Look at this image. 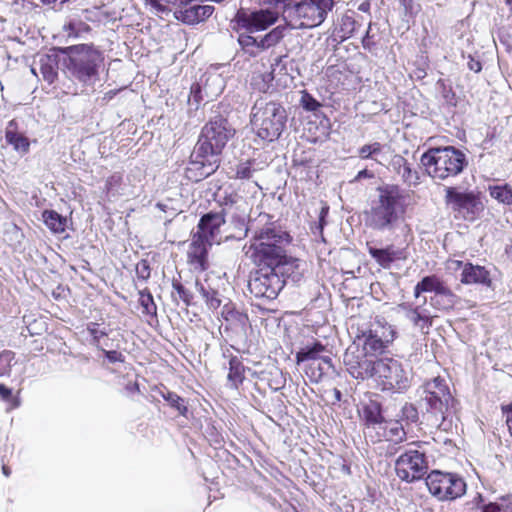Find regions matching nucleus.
I'll return each mask as SVG.
<instances>
[{"mask_svg": "<svg viewBox=\"0 0 512 512\" xmlns=\"http://www.w3.org/2000/svg\"><path fill=\"white\" fill-rule=\"evenodd\" d=\"M391 164L393 169L405 183L409 185H417L419 183L418 172L412 169L411 165L404 157L395 155Z\"/></svg>", "mask_w": 512, "mask_h": 512, "instance_id": "27", "label": "nucleus"}, {"mask_svg": "<svg viewBox=\"0 0 512 512\" xmlns=\"http://www.w3.org/2000/svg\"><path fill=\"white\" fill-rule=\"evenodd\" d=\"M367 249L370 256L384 269H389L394 261L406 258L405 250L394 245L376 248L367 243Z\"/></svg>", "mask_w": 512, "mask_h": 512, "instance_id": "23", "label": "nucleus"}, {"mask_svg": "<svg viewBox=\"0 0 512 512\" xmlns=\"http://www.w3.org/2000/svg\"><path fill=\"white\" fill-rule=\"evenodd\" d=\"M67 52L69 72L84 84L92 83L103 62L102 53L89 44L70 46Z\"/></svg>", "mask_w": 512, "mask_h": 512, "instance_id": "7", "label": "nucleus"}, {"mask_svg": "<svg viewBox=\"0 0 512 512\" xmlns=\"http://www.w3.org/2000/svg\"><path fill=\"white\" fill-rule=\"evenodd\" d=\"M378 192L377 200L366 212V225L380 232L393 231L404 221L405 197L396 185H385Z\"/></svg>", "mask_w": 512, "mask_h": 512, "instance_id": "2", "label": "nucleus"}, {"mask_svg": "<svg viewBox=\"0 0 512 512\" xmlns=\"http://www.w3.org/2000/svg\"><path fill=\"white\" fill-rule=\"evenodd\" d=\"M417 443L408 444L395 461L397 476L407 483L422 479L428 471V461Z\"/></svg>", "mask_w": 512, "mask_h": 512, "instance_id": "11", "label": "nucleus"}, {"mask_svg": "<svg viewBox=\"0 0 512 512\" xmlns=\"http://www.w3.org/2000/svg\"><path fill=\"white\" fill-rule=\"evenodd\" d=\"M105 357L111 363L124 362V356L122 353L115 350H103Z\"/></svg>", "mask_w": 512, "mask_h": 512, "instance_id": "60", "label": "nucleus"}, {"mask_svg": "<svg viewBox=\"0 0 512 512\" xmlns=\"http://www.w3.org/2000/svg\"><path fill=\"white\" fill-rule=\"evenodd\" d=\"M325 350V346L320 342H315L312 346L301 348L296 353V362L299 365L302 362H312L321 359V353Z\"/></svg>", "mask_w": 512, "mask_h": 512, "instance_id": "29", "label": "nucleus"}, {"mask_svg": "<svg viewBox=\"0 0 512 512\" xmlns=\"http://www.w3.org/2000/svg\"><path fill=\"white\" fill-rule=\"evenodd\" d=\"M37 70L42 75L43 80L52 84L58 75V61L55 55H40L36 66L32 67L31 71L36 76Z\"/></svg>", "mask_w": 512, "mask_h": 512, "instance_id": "25", "label": "nucleus"}, {"mask_svg": "<svg viewBox=\"0 0 512 512\" xmlns=\"http://www.w3.org/2000/svg\"><path fill=\"white\" fill-rule=\"evenodd\" d=\"M294 0H263L264 4L269 5L273 11H277L278 14L282 13L284 20L287 22L288 9L293 7Z\"/></svg>", "mask_w": 512, "mask_h": 512, "instance_id": "47", "label": "nucleus"}, {"mask_svg": "<svg viewBox=\"0 0 512 512\" xmlns=\"http://www.w3.org/2000/svg\"><path fill=\"white\" fill-rule=\"evenodd\" d=\"M286 26L279 25L273 28L270 32L262 36L261 38L269 48L276 46L284 38Z\"/></svg>", "mask_w": 512, "mask_h": 512, "instance_id": "42", "label": "nucleus"}, {"mask_svg": "<svg viewBox=\"0 0 512 512\" xmlns=\"http://www.w3.org/2000/svg\"><path fill=\"white\" fill-rule=\"evenodd\" d=\"M152 6L158 11L165 12L176 8V10L184 4H189V0H152Z\"/></svg>", "mask_w": 512, "mask_h": 512, "instance_id": "48", "label": "nucleus"}, {"mask_svg": "<svg viewBox=\"0 0 512 512\" xmlns=\"http://www.w3.org/2000/svg\"><path fill=\"white\" fill-rule=\"evenodd\" d=\"M300 260L293 257H288L286 254L276 264H271L274 271L281 276L286 284L287 279H291L293 282H298L302 276L300 271Z\"/></svg>", "mask_w": 512, "mask_h": 512, "instance_id": "24", "label": "nucleus"}, {"mask_svg": "<svg viewBox=\"0 0 512 512\" xmlns=\"http://www.w3.org/2000/svg\"><path fill=\"white\" fill-rule=\"evenodd\" d=\"M87 331L92 337L93 344L98 346L100 343V339L108 336L109 331L104 329H100L99 324L95 322H90L87 324Z\"/></svg>", "mask_w": 512, "mask_h": 512, "instance_id": "51", "label": "nucleus"}, {"mask_svg": "<svg viewBox=\"0 0 512 512\" xmlns=\"http://www.w3.org/2000/svg\"><path fill=\"white\" fill-rule=\"evenodd\" d=\"M377 362L378 359L361 350L360 345L356 342L350 345L343 355L346 371L356 380L364 381L374 378Z\"/></svg>", "mask_w": 512, "mask_h": 512, "instance_id": "14", "label": "nucleus"}, {"mask_svg": "<svg viewBox=\"0 0 512 512\" xmlns=\"http://www.w3.org/2000/svg\"><path fill=\"white\" fill-rule=\"evenodd\" d=\"M426 485L429 492L441 501L454 500L466 492V483L460 476L438 470L427 475Z\"/></svg>", "mask_w": 512, "mask_h": 512, "instance_id": "12", "label": "nucleus"}, {"mask_svg": "<svg viewBox=\"0 0 512 512\" xmlns=\"http://www.w3.org/2000/svg\"><path fill=\"white\" fill-rule=\"evenodd\" d=\"M238 43L242 51L250 57H257L259 55L257 48V38L248 34H240Z\"/></svg>", "mask_w": 512, "mask_h": 512, "instance_id": "38", "label": "nucleus"}, {"mask_svg": "<svg viewBox=\"0 0 512 512\" xmlns=\"http://www.w3.org/2000/svg\"><path fill=\"white\" fill-rule=\"evenodd\" d=\"M139 303L142 307V313L146 315H156L157 307L150 293L141 291L139 295Z\"/></svg>", "mask_w": 512, "mask_h": 512, "instance_id": "46", "label": "nucleus"}, {"mask_svg": "<svg viewBox=\"0 0 512 512\" xmlns=\"http://www.w3.org/2000/svg\"><path fill=\"white\" fill-rule=\"evenodd\" d=\"M201 100V86L198 83H194L190 89L189 102L194 101L196 104H198Z\"/></svg>", "mask_w": 512, "mask_h": 512, "instance_id": "59", "label": "nucleus"}, {"mask_svg": "<svg viewBox=\"0 0 512 512\" xmlns=\"http://www.w3.org/2000/svg\"><path fill=\"white\" fill-rule=\"evenodd\" d=\"M284 287V281L271 265L262 264L250 274L248 288L256 298L275 299Z\"/></svg>", "mask_w": 512, "mask_h": 512, "instance_id": "13", "label": "nucleus"}, {"mask_svg": "<svg viewBox=\"0 0 512 512\" xmlns=\"http://www.w3.org/2000/svg\"><path fill=\"white\" fill-rule=\"evenodd\" d=\"M363 419L369 425L378 424L382 421L383 417L380 408L377 404H370L363 408Z\"/></svg>", "mask_w": 512, "mask_h": 512, "instance_id": "45", "label": "nucleus"}, {"mask_svg": "<svg viewBox=\"0 0 512 512\" xmlns=\"http://www.w3.org/2000/svg\"><path fill=\"white\" fill-rule=\"evenodd\" d=\"M286 26L279 25L273 28L270 32L262 36L261 38L269 48L276 46L284 38Z\"/></svg>", "mask_w": 512, "mask_h": 512, "instance_id": "43", "label": "nucleus"}, {"mask_svg": "<svg viewBox=\"0 0 512 512\" xmlns=\"http://www.w3.org/2000/svg\"><path fill=\"white\" fill-rule=\"evenodd\" d=\"M399 308L404 312L405 318L409 320L413 326L419 328L423 334H428L432 326L433 316L425 307H412L409 303H403L399 305Z\"/></svg>", "mask_w": 512, "mask_h": 512, "instance_id": "21", "label": "nucleus"}, {"mask_svg": "<svg viewBox=\"0 0 512 512\" xmlns=\"http://www.w3.org/2000/svg\"><path fill=\"white\" fill-rule=\"evenodd\" d=\"M395 330L387 323L375 321L369 327L357 329L356 338L362 342L361 350L375 359L386 357V350L395 339Z\"/></svg>", "mask_w": 512, "mask_h": 512, "instance_id": "9", "label": "nucleus"}, {"mask_svg": "<svg viewBox=\"0 0 512 512\" xmlns=\"http://www.w3.org/2000/svg\"><path fill=\"white\" fill-rule=\"evenodd\" d=\"M191 157L193 160L186 169V177L194 182L207 178L218 168L216 158L207 157L197 159L193 154Z\"/></svg>", "mask_w": 512, "mask_h": 512, "instance_id": "22", "label": "nucleus"}, {"mask_svg": "<svg viewBox=\"0 0 512 512\" xmlns=\"http://www.w3.org/2000/svg\"><path fill=\"white\" fill-rule=\"evenodd\" d=\"M213 242H208L204 236L193 234L188 250V259L195 269L204 271L207 269V247Z\"/></svg>", "mask_w": 512, "mask_h": 512, "instance_id": "20", "label": "nucleus"}, {"mask_svg": "<svg viewBox=\"0 0 512 512\" xmlns=\"http://www.w3.org/2000/svg\"><path fill=\"white\" fill-rule=\"evenodd\" d=\"M248 230L252 232V237L247 254L256 265L276 264L285 256L290 236L275 221H271L268 214H260L256 220L250 221Z\"/></svg>", "mask_w": 512, "mask_h": 512, "instance_id": "1", "label": "nucleus"}, {"mask_svg": "<svg viewBox=\"0 0 512 512\" xmlns=\"http://www.w3.org/2000/svg\"><path fill=\"white\" fill-rule=\"evenodd\" d=\"M245 367L237 357H231L229 360V373L227 376L231 388L237 389L243 382L245 376Z\"/></svg>", "mask_w": 512, "mask_h": 512, "instance_id": "30", "label": "nucleus"}, {"mask_svg": "<svg viewBox=\"0 0 512 512\" xmlns=\"http://www.w3.org/2000/svg\"><path fill=\"white\" fill-rule=\"evenodd\" d=\"M301 106L306 110L310 112L316 111L318 108L321 107V104L308 92L303 91L301 100H300Z\"/></svg>", "mask_w": 512, "mask_h": 512, "instance_id": "52", "label": "nucleus"}, {"mask_svg": "<svg viewBox=\"0 0 512 512\" xmlns=\"http://www.w3.org/2000/svg\"><path fill=\"white\" fill-rule=\"evenodd\" d=\"M445 192L447 205L465 220H474L483 210V204L478 194L473 191H460L456 187H447Z\"/></svg>", "mask_w": 512, "mask_h": 512, "instance_id": "15", "label": "nucleus"}, {"mask_svg": "<svg viewBox=\"0 0 512 512\" xmlns=\"http://www.w3.org/2000/svg\"><path fill=\"white\" fill-rule=\"evenodd\" d=\"M14 358L15 354L10 350H5L0 353V377L10 374Z\"/></svg>", "mask_w": 512, "mask_h": 512, "instance_id": "49", "label": "nucleus"}, {"mask_svg": "<svg viewBox=\"0 0 512 512\" xmlns=\"http://www.w3.org/2000/svg\"><path fill=\"white\" fill-rule=\"evenodd\" d=\"M282 60V56L281 55H276L274 56L272 59H271V68L272 70L268 73H265L263 75V81L268 84L270 83L273 79H274V70H275V67L279 65V63L281 62Z\"/></svg>", "mask_w": 512, "mask_h": 512, "instance_id": "58", "label": "nucleus"}, {"mask_svg": "<svg viewBox=\"0 0 512 512\" xmlns=\"http://www.w3.org/2000/svg\"><path fill=\"white\" fill-rule=\"evenodd\" d=\"M333 6V0H301L288 9L287 24L293 29L317 27L325 21Z\"/></svg>", "mask_w": 512, "mask_h": 512, "instance_id": "8", "label": "nucleus"}, {"mask_svg": "<svg viewBox=\"0 0 512 512\" xmlns=\"http://www.w3.org/2000/svg\"><path fill=\"white\" fill-rule=\"evenodd\" d=\"M253 162L252 161H246L239 163L235 167V175L234 177L236 179H250L255 170L252 168Z\"/></svg>", "mask_w": 512, "mask_h": 512, "instance_id": "50", "label": "nucleus"}, {"mask_svg": "<svg viewBox=\"0 0 512 512\" xmlns=\"http://www.w3.org/2000/svg\"><path fill=\"white\" fill-rule=\"evenodd\" d=\"M44 223L54 233H62L65 231L66 218L61 216L54 210H45L42 214Z\"/></svg>", "mask_w": 512, "mask_h": 512, "instance_id": "31", "label": "nucleus"}, {"mask_svg": "<svg viewBox=\"0 0 512 512\" xmlns=\"http://www.w3.org/2000/svg\"><path fill=\"white\" fill-rule=\"evenodd\" d=\"M137 274L143 279H147L150 276V268L148 264L143 261L137 265Z\"/></svg>", "mask_w": 512, "mask_h": 512, "instance_id": "61", "label": "nucleus"}, {"mask_svg": "<svg viewBox=\"0 0 512 512\" xmlns=\"http://www.w3.org/2000/svg\"><path fill=\"white\" fill-rule=\"evenodd\" d=\"M454 404L455 400L443 379L436 377L423 385L420 406L432 427L447 429L446 420L453 413Z\"/></svg>", "mask_w": 512, "mask_h": 512, "instance_id": "3", "label": "nucleus"}, {"mask_svg": "<svg viewBox=\"0 0 512 512\" xmlns=\"http://www.w3.org/2000/svg\"><path fill=\"white\" fill-rule=\"evenodd\" d=\"M193 2L194 0H189V4H184L175 10V18L184 24L195 25L205 21L214 12V7L211 5H200Z\"/></svg>", "mask_w": 512, "mask_h": 512, "instance_id": "18", "label": "nucleus"}, {"mask_svg": "<svg viewBox=\"0 0 512 512\" xmlns=\"http://www.w3.org/2000/svg\"><path fill=\"white\" fill-rule=\"evenodd\" d=\"M357 23L355 19L348 14L341 17L339 27L336 29V36L340 41L350 38L356 30Z\"/></svg>", "mask_w": 512, "mask_h": 512, "instance_id": "32", "label": "nucleus"}, {"mask_svg": "<svg viewBox=\"0 0 512 512\" xmlns=\"http://www.w3.org/2000/svg\"><path fill=\"white\" fill-rule=\"evenodd\" d=\"M286 26L279 25L273 28L270 32L262 36L261 38L269 48L276 46L284 38Z\"/></svg>", "mask_w": 512, "mask_h": 512, "instance_id": "44", "label": "nucleus"}, {"mask_svg": "<svg viewBox=\"0 0 512 512\" xmlns=\"http://www.w3.org/2000/svg\"><path fill=\"white\" fill-rule=\"evenodd\" d=\"M5 138L7 142L14 146L17 151L27 152L29 149V142L23 135L13 132L11 130L6 131Z\"/></svg>", "mask_w": 512, "mask_h": 512, "instance_id": "41", "label": "nucleus"}, {"mask_svg": "<svg viewBox=\"0 0 512 512\" xmlns=\"http://www.w3.org/2000/svg\"><path fill=\"white\" fill-rule=\"evenodd\" d=\"M481 512H512V498L501 497L498 502H489L480 506Z\"/></svg>", "mask_w": 512, "mask_h": 512, "instance_id": "37", "label": "nucleus"}, {"mask_svg": "<svg viewBox=\"0 0 512 512\" xmlns=\"http://www.w3.org/2000/svg\"><path fill=\"white\" fill-rule=\"evenodd\" d=\"M235 129L222 115L211 118L202 128L193 155L198 158H216L234 136Z\"/></svg>", "mask_w": 512, "mask_h": 512, "instance_id": "6", "label": "nucleus"}, {"mask_svg": "<svg viewBox=\"0 0 512 512\" xmlns=\"http://www.w3.org/2000/svg\"><path fill=\"white\" fill-rule=\"evenodd\" d=\"M257 44L259 54L269 49L261 37L257 38Z\"/></svg>", "mask_w": 512, "mask_h": 512, "instance_id": "64", "label": "nucleus"}, {"mask_svg": "<svg viewBox=\"0 0 512 512\" xmlns=\"http://www.w3.org/2000/svg\"><path fill=\"white\" fill-rule=\"evenodd\" d=\"M388 435L391 437V441H394L395 443H400L406 438V432L402 427H399L397 424H395L394 427H391L388 431Z\"/></svg>", "mask_w": 512, "mask_h": 512, "instance_id": "56", "label": "nucleus"}, {"mask_svg": "<svg viewBox=\"0 0 512 512\" xmlns=\"http://www.w3.org/2000/svg\"><path fill=\"white\" fill-rule=\"evenodd\" d=\"M437 85L440 88V93L442 97L445 99V101L448 104L455 105V93L453 92L452 88L450 86H447L443 80H439L437 82Z\"/></svg>", "mask_w": 512, "mask_h": 512, "instance_id": "53", "label": "nucleus"}, {"mask_svg": "<svg viewBox=\"0 0 512 512\" xmlns=\"http://www.w3.org/2000/svg\"><path fill=\"white\" fill-rule=\"evenodd\" d=\"M450 296H444L442 294L434 295L430 299V304L438 310H448L455 304V295L449 289Z\"/></svg>", "mask_w": 512, "mask_h": 512, "instance_id": "40", "label": "nucleus"}, {"mask_svg": "<svg viewBox=\"0 0 512 512\" xmlns=\"http://www.w3.org/2000/svg\"><path fill=\"white\" fill-rule=\"evenodd\" d=\"M423 292H434L435 295H449V288L436 276L430 275L424 277L419 281L414 288V295L416 298Z\"/></svg>", "mask_w": 512, "mask_h": 512, "instance_id": "26", "label": "nucleus"}, {"mask_svg": "<svg viewBox=\"0 0 512 512\" xmlns=\"http://www.w3.org/2000/svg\"><path fill=\"white\" fill-rule=\"evenodd\" d=\"M383 391L403 392L410 386L409 372L398 359L380 357L373 378Z\"/></svg>", "mask_w": 512, "mask_h": 512, "instance_id": "10", "label": "nucleus"}, {"mask_svg": "<svg viewBox=\"0 0 512 512\" xmlns=\"http://www.w3.org/2000/svg\"><path fill=\"white\" fill-rule=\"evenodd\" d=\"M489 194L499 203L512 204V188L508 184L489 186Z\"/></svg>", "mask_w": 512, "mask_h": 512, "instance_id": "35", "label": "nucleus"}, {"mask_svg": "<svg viewBox=\"0 0 512 512\" xmlns=\"http://www.w3.org/2000/svg\"><path fill=\"white\" fill-rule=\"evenodd\" d=\"M286 121V110L278 102L258 99L252 107L251 124L262 140H277L285 128Z\"/></svg>", "mask_w": 512, "mask_h": 512, "instance_id": "4", "label": "nucleus"}, {"mask_svg": "<svg viewBox=\"0 0 512 512\" xmlns=\"http://www.w3.org/2000/svg\"><path fill=\"white\" fill-rule=\"evenodd\" d=\"M162 397L169 403L172 408L176 409L180 415L186 416L188 408L185 405L183 398L171 391L162 392Z\"/></svg>", "mask_w": 512, "mask_h": 512, "instance_id": "39", "label": "nucleus"}, {"mask_svg": "<svg viewBox=\"0 0 512 512\" xmlns=\"http://www.w3.org/2000/svg\"><path fill=\"white\" fill-rule=\"evenodd\" d=\"M12 395L11 389L7 388L4 384H0V397L3 400H9Z\"/></svg>", "mask_w": 512, "mask_h": 512, "instance_id": "63", "label": "nucleus"}, {"mask_svg": "<svg viewBox=\"0 0 512 512\" xmlns=\"http://www.w3.org/2000/svg\"><path fill=\"white\" fill-rule=\"evenodd\" d=\"M383 148L384 145L380 142H372L361 146L357 153L359 158L363 160L372 159L377 163L382 164L377 157L382 153Z\"/></svg>", "mask_w": 512, "mask_h": 512, "instance_id": "34", "label": "nucleus"}, {"mask_svg": "<svg viewBox=\"0 0 512 512\" xmlns=\"http://www.w3.org/2000/svg\"><path fill=\"white\" fill-rule=\"evenodd\" d=\"M279 18L277 11L270 8L260 9L251 13L240 11L237 13L238 22L249 31L265 30Z\"/></svg>", "mask_w": 512, "mask_h": 512, "instance_id": "16", "label": "nucleus"}, {"mask_svg": "<svg viewBox=\"0 0 512 512\" xmlns=\"http://www.w3.org/2000/svg\"><path fill=\"white\" fill-rule=\"evenodd\" d=\"M225 223L223 212H209L204 214L198 223L197 231L193 234L204 236L208 242H215L220 233V227Z\"/></svg>", "mask_w": 512, "mask_h": 512, "instance_id": "19", "label": "nucleus"}, {"mask_svg": "<svg viewBox=\"0 0 512 512\" xmlns=\"http://www.w3.org/2000/svg\"><path fill=\"white\" fill-rule=\"evenodd\" d=\"M449 268H462L460 281L463 284H481L487 287L491 286L492 280L490 271L484 266L453 260L450 262Z\"/></svg>", "mask_w": 512, "mask_h": 512, "instance_id": "17", "label": "nucleus"}, {"mask_svg": "<svg viewBox=\"0 0 512 512\" xmlns=\"http://www.w3.org/2000/svg\"><path fill=\"white\" fill-rule=\"evenodd\" d=\"M195 286L210 309L215 310L220 307L221 299L219 298V293L217 291L211 289L210 287L206 288L199 281L195 282Z\"/></svg>", "mask_w": 512, "mask_h": 512, "instance_id": "33", "label": "nucleus"}, {"mask_svg": "<svg viewBox=\"0 0 512 512\" xmlns=\"http://www.w3.org/2000/svg\"><path fill=\"white\" fill-rule=\"evenodd\" d=\"M425 172L436 181L457 176L466 165V156L452 146L429 149L421 156Z\"/></svg>", "mask_w": 512, "mask_h": 512, "instance_id": "5", "label": "nucleus"}, {"mask_svg": "<svg viewBox=\"0 0 512 512\" xmlns=\"http://www.w3.org/2000/svg\"><path fill=\"white\" fill-rule=\"evenodd\" d=\"M173 289L178 293L179 298L186 304H189L192 299V294L179 282L174 280L172 283Z\"/></svg>", "mask_w": 512, "mask_h": 512, "instance_id": "54", "label": "nucleus"}, {"mask_svg": "<svg viewBox=\"0 0 512 512\" xmlns=\"http://www.w3.org/2000/svg\"><path fill=\"white\" fill-rule=\"evenodd\" d=\"M64 31L68 37L78 38L84 33L90 31V26L79 19H70L67 24L64 25Z\"/></svg>", "mask_w": 512, "mask_h": 512, "instance_id": "36", "label": "nucleus"}, {"mask_svg": "<svg viewBox=\"0 0 512 512\" xmlns=\"http://www.w3.org/2000/svg\"><path fill=\"white\" fill-rule=\"evenodd\" d=\"M239 198V196L237 194H234V193H230L228 194L226 191L224 192V195H219V203L222 207H228V206H232L233 204H235L237 202V199ZM225 211V208H223L222 212L224 213Z\"/></svg>", "mask_w": 512, "mask_h": 512, "instance_id": "57", "label": "nucleus"}, {"mask_svg": "<svg viewBox=\"0 0 512 512\" xmlns=\"http://www.w3.org/2000/svg\"><path fill=\"white\" fill-rule=\"evenodd\" d=\"M374 173L370 170L363 169L357 173V175L351 180V183L361 181L362 179H372Z\"/></svg>", "mask_w": 512, "mask_h": 512, "instance_id": "62", "label": "nucleus"}, {"mask_svg": "<svg viewBox=\"0 0 512 512\" xmlns=\"http://www.w3.org/2000/svg\"><path fill=\"white\" fill-rule=\"evenodd\" d=\"M402 415L406 420L410 422H416L418 420V410L413 404L410 403H406L403 406Z\"/></svg>", "mask_w": 512, "mask_h": 512, "instance_id": "55", "label": "nucleus"}, {"mask_svg": "<svg viewBox=\"0 0 512 512\" xmlns=\"http://www.w3.org/2000/svg\"><path fill=\"white\" fill-rule=\"evenodd\" d=\"M330 369H333L332 360L326 356L317 361L309 362L305 366L304 372L311 382L318 383Z\"/></svg>", "mask_w": 512, "mask_h": 512, "instance_id": "28", "label": "nucleus"}]
</instances>
